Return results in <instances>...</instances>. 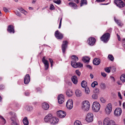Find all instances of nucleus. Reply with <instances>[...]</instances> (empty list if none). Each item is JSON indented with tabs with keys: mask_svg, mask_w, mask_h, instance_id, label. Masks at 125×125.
Here are the masks:
<instances>
[{
	"mask_svg": "<svg viewBox=\"0 0 125 125\" xmlns=\"http://www.w3.org/2000/svg\"><path fill=\"white\" fill-rule=\"evenodd\" d=\"M93 110L94 112H98V111L100 108V105L99 103L95 101L93 103L92 105Z\"/></svg>",
	"mask_w": 125,
	"mask_h": 125,
	"instance_id": "3",
	"label": "nucleus"
},
{
	"mask_svg": "<svg viewBox=\"0 0 125 125\" xmlns=\"http://www.w3.org/2000/svg\"><path fill=\"white\" fill-rule=\"evenodd\" d=\"M111 69V67H106L104 68V70L107 73H109L110 72Z\"/></svg>",
	"mask_w": 125,
	"mask_h": 125,
	"instance_id": "34",
	"label": "nucleus"
},
{
	"mask_svg": "<svg viewBox=\"0 0 125 125\" xmlns=\"http://www.w3.org/2000/svg\"><path fill=\"white\" fill-rule=\"evenodd\" d=\"M15 13L16 14L17 16L20 17L21 15V14L18 11H16L15 12Z\"/></svg>",
	"mask_w": 125,
	"mask_h": 125,
	"instance_id": "45",
	"label": "nucleus"
},
{
	"mask_svg": "<svg viewBox=\"0 0 125 125\" xmlns=\"http://www.w3.org/2000/svg\"><path fill=\"white\" fill-rule=\"evenodd\" d=\"M57 115L60 118H63L66 115L65 112L62 110H59L57 112Z\"/></svg>",
	"mask_w": 125,
	"mask_h": 125,
	"instance_id": "10",
	"label": "nucleus"
},
{
	"mask_svg": "<svg viewBox=\"0 0 125 125\" xmlns=\"http://www.w3.org/2000/svg\"><path fill=\"white\" fill-rule=\"evenodd\" d=\"M25 95L27 96H28L30 94V93H29L27 91L25 92Z\"/></svg>",
	"mask_w": 125,
	"mask_h": 125,
	"instance_id": "57",
	"label": "nucleus"
},
{
	"mask_svg": "<svg viewBox=\"0 0 125 125\" xmlns=\"http://www.w3.org/2000/svg\"><path fill=\"white\" fill-rule=\"evenodd\" d=\"M9 114L10 116V120L12 122L11 123L12 125H13V124L16 123V121L17 119L16 115L15 113L12 112H9Z\"/></svg>",
	"mask_w": 125,
	"mask_h": 125,
	"instance_id": "5",
	"label": "nucleus"
},
{
	"mask_svg": "<svg viewBox=\"0 0 125 125\" xmlns=\"http://www.w3.org/2000/svg\"><path fill=\"white\" fill-rule=\"evenodd\" d=\"M101 74L103 77H105L106 75V74L104 73H101Z\"/></svg>",
	"mask_w": 125,
	"mask_h": 125,
	"instance_id": "53",
	"label": "nucleus"
},
{
	"mask_svg": "<svg viewBox=\"0 0 125 125\" xmlns=\"http://www.w3.org/2000/svg\"><path fill=\"white\" fill-rule=\"evenodd\" d=\"M95 41V38L93 37H91L88 39L87 42L89 45L92 46L94 44Z\"/></svg>",
	"mask_w": 125,
	"mask_h": 125,
	"instance_id": "13",
	"label": "nucleus"
},
{
	"mask_svg": "<svg viewBox=\"0 0 125 125\" xmlns=\"http://www.w3.org/2000/svg\"><path fill=\"white\" fill-rule=\"evenodd\" d=\"M81 85L83 88H84L87 87V83L86 82L84 81H83L81 83Z\"/></svg>",
	"mask_w": 125,
	"mask_h": 125,
	"instance_id": "30",
	"label": "nucleus"
},
{
	"mask_svg": "<svg viewBox=\"0 0 125 125\" xmlns=\"http://www.w3.org/2000/svg\"><path fill=\"white\" fill-rule=\"evenodd\" d=\"M42 61L44 64L45 70H47L49 68V63L48 61L45 59V57H44L42 58Z\"/></svg>",
	"mask_w": 125,
	"mask_h": 125,
	"instance_id": "14",
	"label": "nucleus"
},
{
	"mask_svg": "<svg viewBox=\"0 0 125 125\" xmlns=\"http://www.w3.org/2000/svg\"><path fill=\"white\" fill-rule=\"evenodd\" d=\"M112 110V106L111 103H109L106 106L105 108V113L107 115H109L110 114Z\"/></svg>",
	"mask_w": 125,
	"mask_h": 125,
	"instance_id": "6",
	"label": "nucleus"
},
{
	"mask_svg": "<svg viewBox=\"0 0 125 125\" xmlns=\"http://www.w3.org/2000/svg\"><path fill=\"white\" fill-rule=\"evenodd\" d=\"M53 2H54L57 4H60V3H61V1L60 0H57L56 1H54Z\"/></svg>",
	"mask_w": 125,
	"mask_h": 125,
	"instance_id": "46",
	"label": "nucleus"
},
{
	"mask_svg": "<svg viewBox=\"0 0 125 125\" xmlns=\"http://www.w3.org/2000/svg\"><path fill=\"white\" fill-rule=\"evenodd\" d=\"M105 0H96V1L98 2H103Z\"/></svg>",
	"mask_w": 125,
	"mask_h": 125,
	"instance_id": "60",
	"label": "nucleus"
},
{
	"mask_svg": "<svg viewBox=\"0 0 125 125\" xmlns=\"http://www.w3.org/2000/svg\"><path fill=\"white\" fill-rule=\"evenodd\" d=\"M36 0H33L32 3H34L36 2Z\"/></svg>",
	"mask_w": 125,
	"mask_h": 125,
	"instance_id": "64",
	"label": "nucleus"
},
{
	"mask_svg": "<svg viewBox=\"0 0 125 125\" xmlns=\"http://www.w3.org/2000/svg\"><path fill=\"white\" fill-rule=\"evenodd\" d=\"M68 4L71 7L73 8L74 9H76L77 7V5L74 2H70Z\"/></svg>",
	"mask_w": 125,
	"mask_h": 125,
	"instance_id": "27",
	"label": "nucleus"
},
{
	"mask_svg": "<svg viewBox=\"0 0 125 125\" xmlns=\"http://www.w3.org/2000/svg\"><path fill=\"white\" fill-rule=\"evenodd\" d=\"M112 70L113 72H114L115 71L116 69L114 67H113L112 68Z\"/></svg>",
	"mask_w": 125,
	"mask_h": 125,
	"instance_id": "55",
	"label": "nucleus"
},
{
	"mask_svg": "<svg viewBox=\"0 0 125 125\" xmlns=\"http://www.w3.org/2000/svg\"><path fill=\"white\" fill-rule=\"evenodd\" d=\"M50 9L51 10H53L54 9V8L53 5L51 4L50 6Z\"/></svg>",
	"mask_w": 125,
	"mask_h": 125,
	"instance_id": "47",
	"label": "nucleus"
},
{
	"mask_svg": "<svg viewBox=\"0 0 125 125\" xmlns=\"http://www.w3.org/2000/svg\"><path fill=\"white\" fill-rule=\"evenodd\" d=\"M3 10L5 12H7L8 11L6 7H4L3 8Z\"/></svg>",
	"mask_w": 125,
	"mask_h": 125,
	"instance_id": "54",
	"label": "nucleus"
},
{
	"mask_svg": "<svg viewBox=\"0 0 125 125\" xmlns=\"http://www.w3.org/2000/svg\"><path fill=\"white\" fill-rule=\"evenodd\" d=\"M67 43L68 42L66 41H63V42L62 45V49L63 53H64L65 52L67 46Z\"/></svg>",
	"mask_w": 125,
	"mask_h": 125,
	"instance_id": "18",
	"label": "nucleus"
},
{
	"mask_svg": "<svg viewBox=\"0 0 125 125\" xmlns=\"http://www.w3.org/2000/svg\"><path fill=\"white\" fill-rule=\"evenodd\" d=\"M120 79L123 82H125V74H123L120 77Z\"/></svg>",
	"mask_w": 125,
	"mask_h": 125,
	"instance_id": "32",
	"label": "nucleus"
},
{
	"mask_svg": "<svg viewBox=\"0 0 125 125\" xmlns=\"http://www.w3.org/2000/svg\"><path fill=\"white\" fill-rule=\"evenodd\" d=\"M98 83L96 81H94L91 84V86L93 87L94 88L96 85H98Z\"/></svg>",
	"mask_w": 125,
	"mask_h": 125,
	"instance_id": "39",
	"label": "nucleus"
},
{
	"mask_svg": "<svg viewBox=\"0 0 125 125\" xmlns=\"http://www.w3.org/2000/svg\"><path fill=\"white\" fill-rule=\"evenodd\" d=\"M58 99L59 103L60 104H62L64 100V96L62 94H61L58 95Z\"/></svg>",
	"mask_w": 125,
	"mask_h": 125,
	"instance_id": "17",
	"label": "nucleus"
},
{
	"mask_svg": "<svg viewBox=\"0 0 125 125\" xmlns=\"http://www.w3.org/2000/svg\"><path fill=\"white\" fill-rule=\"evenodd\" d=\"M110 37V33L108 32L106 33L101 37V39L104 42L106 43L109 40Z\"/></svg>",
	"mask_w": 125,
	"mask_h": 125,
	"instance_id": "4",
	"label": "nucleus"
},
{
	"mask_svg": "<svg viewBox=\"0 0 125 125\" xmlns=\"http://www.w3.org/2000/svg\"><path fill=\"white\" fill-rule=\"evenodd\" d=\"M92 98L94 99H96L97 98V95L96 94H94L92 95Z\"/></svg>",
	"mask_w": 125,
	"mask_h": 125,
	"instance_id": "43",
	"label": "nucleus"
},
{
	"mask_svg": "<svg viewBox=\"0 0 125 125\" xmlns=\"http://www.w3.org/2000/svg\"><path fill=\"white\" fill-rule=\"evenodd\" d=\"M114 2L117 6L120 8L123 7L125 6L124 3L121 0H115Z\"/></svg>",
	"mask_w": 125,
	"mask_h": 125,
	"instance_id": "7",
	"label": "nucleus"
},
{
	"mask_svg": "<svg viewBox=\"0 0 125 125\" xmlns=\"http://www.w3.org/2000/svg\"><path fill=\"white\" fill-rule=\"evenodd\" d=\"M103 124V125H115V122L114 121L107 117L104 119Z\"/></svg>",
	"mask_w": 125,
	"mask_h": 125,
	"instance_id": "2",
	"label": "nucleus"
},
{
	"mask_svg": "<svg viewBox=\"0 0 125 125\" xmlns=\"http://www.w3.org/2000/svg\"><path fill=\"white\" fill-rule=\"evenodd\" d=\"M74 125H82L80 121L78 120H77L74 122Z\"/></svg>",
	"mask_w": 125,
	"mask_h": 125,
	"instance_id": "37",
	"label": "nucleus"
},
{
	"mask_svg": "<svg viewBox=\"0 0 125 125\" xmlns=\"http://www.w3.org/2000/svg\"><path fill=\"white\" fill-rule=\"evenodd\" d=\"M19 10L22 13H24L25 15H26L27 14V11L22 8H21L19 9Z\"/></svg>",
	"mask_w": 125,
	"mask_h": 125,
	"instance_id": "36",
	"label": "nucleus"
},
{
	"mask_svg": "<svg viewBox=\"0 0 125 125\" xmlns=\"http://www.w3.org/2000/svg\"><path fill=\"white\" fill-rule=\"evenodd\" d=\"M90 59L89 57L85 56L83 57L82 60L85 62H88Z\"/></svg>",
	"mask_w": 125,
	"mask_h": 125,
	"instance_id": "28",
	"label": "nucleus"
},
{
	"mask_svg": "<svg viewBox=\"0 0 125 125\" xmlns=\"http://www.w3.org/2000/svg\"><path fill=\"white\" fill-rule=\"evenodd\" d=\"M122 44L124 48L125 49V39H124L123 40Z\"/></svg>",
	"mask_w": 125,
	"mask_h": 125,
	"instance_id": "48",
	"label": "nucleus"
},
{
	"mask_svg": "<svg viewBox=\"0 0 125 125\" xmlns=\"http://www.w3.org/2000/svg\"><path fill=\"white\" fill-rule=\"evenodd\" d=\"M108 58L111 61H113L114 59L113 56L111 55H108Z\"/></svg>",
	"mask_w": 125,
	"mask_h": 125,
	"instance_id": "41",
	"label": "nucleus"
},
{
	"mask_svg": "<svg viewBox=\"0 0 125 125\" xmlns=\"http://www.w3.org/2000/svg\"><path fill=\"white\" fill-rule=\"evenodd\" d=\"M87 4L86 0H81V6H82L83 4Z\"/></svg>",
	"mask_w": 125,
	"mask_h": 125,
	"instance_id": "40",
	"label": "nucleus"
},
{
	"mask_svg": "<svg viewBox=\"0 0 125 125\" xmlns=\"http://www.w3.org/2000/svg\"><path fill=\"white\" fill-rule=\"evenodd\" d=\"M7 31L10 33H14L15 31L13 26L11 25H9L8 27Z\"/></svg>",
	"mask_w": 125,
	"mask_h": 125,
	"instance_id": "21",
	"label": "nucleus"
},
{
	"mask_svg": "<svg viewBox=\"0 0 125 125\" xmlns=\"http://www.w3.org/2000/svg\"><path fill=\"white\" fill-rule=\"evenodd\" d=\"M100 61L99 59L95 58L94 59L93 61V64L95 65H98L100 63Z\"/></svg>",
	"mask_w": 125,
	"mask_h": 125,
	"instance_id": "25",
	"label": "nucleus"
},
{
	"mask_svg": "<svg viewBox=\"0 0 125 125\" xmlns=\"http://www.w3.org/2000/svg\"><path fill=\"white\" fill-rule=\"evenodd\" d=\"M27 107L28 108L27 109L28 111L31 110L32 109V107L31 106H27Z\"/></svg>",
	"mask_w": 125,
	"mask_h": 125,
	"instance_id": "51",
	"label": "nucleus"
},
{
	"mask_svg": "<svg viewBox=\"0 0 125 125\" xmlns=\"http://www.w3.org/2000/svg\"><path fill=\"white\" fill-rule=\"evenodd\" d=\"M30 80V78L29 74H26L25 76L24 80V83L25 84H28Z\"/></svg>",
	"mask_w": 125,
	"mask_h": 125,
	"instance_id": "20",
	"label": "nucleus"
},
{
	"mask_svg": "<svg viewBox=\"0 0 125 125\" xmlns=\"http://www.w3.org/2000/svg\"><path fill=\"white\" fill-rule=\"evenodd\" d=\"M118 96L121 99H122V97L121 95L120 92H118Z\"/></svg>",
	"mask_w": 125,
	"mask_h": 125,
	"instance_id": "52",
	"label": "nucleus"
},
{
	"mask_svg": "<svg viewBox=\"0 0 125 125\" xmlns=\"http://www.w3.org/2000/svg\"><path fill=\"white\" fill-rule=\"evenodd\" d=\"M0 118L1 119V121L3 125L5 124L6 123V120L2 116H0Z\"/></svg>",
	"mask_w": 125,
	"mask_h": 125,
	"instance_id": "31",
	"label": "nucleus"
},
{
	"mask_svg": "<svg viewBox=\"0 0 125 125\" xmlns=\"http://www.w3.org/2000/svg\"><path fill=\"white\" fill-rule=\"evenodd\" d=\"M84 88L85 89V93L87 94H89L90 92V90L89 88L88 87H87Z\"/></svg>",
	"mask_w": 125,
	"mask_h": 125,
	"instance_id": "42",
	"label": "nucleus"
},
{
	"mask_svg": "<svg viewBox=\"0 0 125 125\" xmlns=\"http://www.w3.org/2000/svg\"><path fill=\"white\" fill-rule=\"evenodd\" d=\"M58 121L59 120L58 118L53 116L50 123L53 125L56 124H57Z\"/></svg>",
	"mask_w": 125,
	"mask_h": 125,
	"instance_id": "19",
	"label": "nucleus"
},
{
	"mask_svg": "<svg viewBox=\"0 0 125 125\" xmlns=\"http://www.w3.org/2000/svg\"><path fill=\"white\" fill-rule=\"evenodd\" d=\"M86 66L88 68H89L90 69H92V67H91V66L90 65H86Z\"/></svg>",
	"mask_w": 125,
	"mask_h": 125,
	"instance_id": "56",
	"label": "nucleus"
},
{
	"mask_svg": "<svg viewBox=\"0 0 125 125\" xmlns=\"http://www.w3.org/2000/svg\"><path fill=\"white\" fill-rule=\"evenodd\" d=\"M72 58L73 60H74L75 61H77L78 60V57L75 55H73L72 56Z\"/></svg>",
	"mask_w": 125,
	"mask_h": 125,
	"instance_id": "38",
	"label": "nucleus"
},
{
	"mask_svg": "<svg viewBox=\"0 0 125 125\" xmlns=\"http://www.w3.org/2000/svg\"><path fill=\"white\" fill-rule=\"evenodd\" d=\"M90 104L88 101H86L83 102L82 103V108L84 111H87L90 107Z\"/></svg>",
	"mask_w": 125,
	"mask_h": 125,
	"instance_id": "1",
	"label": "nucleus"
},
{
	"mask_svg": "<svg viewBox=\"0 0 125 125\" xmlns=\"http://www.w3.org/2000/svg\"><path fill=\"white\" fill-rule=\"evenodd\" d=\"M90 77L91 78V79H92L93 78V75H92V74H90Z\"/></svg>",
	"mask_w": 125,
	"mask_h": 125,
	"instance_id": "63",
	"label": "nucleus"
},
{
	"mask_svg": "<svg viewBox=\"0 0 125 125\" xmlns=\"http://www.w3.org/2000/svg\"><path fill=\"white\" fill-rule=\"evenodd\" d=\"M100 100L101 102L102 103H104L105 102V100L103 97H101L100 98Z\"/></svg>",
	"mask_w": 125,
	"mask_h": 125,
	"instance_id": "49",
	"label": "nucleus"
},
{
	"mask_svg": "<svg viewBox=\"0 0 125 125\" xmlns=\"http://www.w3.org/2000/svg\"><path fill=\"white\" fill-rule=\"evenodd\" d=\"M22 121L24 125H29V121L27 117H24Z\"/></svg>",
	"mask_w": 125,
	"mask_h": 125,
	"instance_id": "26",
	"label": "nucleus"
},
{
	"mask_svg": "<svg viewBox=\"0 0 125 125\" xmlns=\"http://www.w3.org/2000/svg\"><path fill=\"white\" fill-rule=\"evenodd\" d=\"M75 72L76 74L78 76H80L81 74L80 72L78 70H76L75 71Z\"/></svg>",
	"mask_w": 125,
	"mask_h": 125,
	"instance_id": "44",
	"label": "nucleus"
},
{
	"mask_svg": "<svg viewBox=\"0 0 125 125\" xmlns=\"http://www.w3.org/2000/svg\"><path fill=\"white\" fill-rule=\"evenodd\" d=\"M42 108L45 110H48L49 108V104L46 103L44 102L42 104Z\"/></svg>",
	"mask_w": 125,
	"mask_h": 125,
	"instance_id": "22",
	"label": "nucleus"
},
{
	"mask_svg": "<svg viewBox=\"0 0 125 125\" xmlns=\"http://www.w3.org/2000/svg\"><path fill=\"white\" fill-rule=\"evenodd\" d=\"M99 125H102V122L101 121H99L98 122Z\"/></svg>",
	"mask_w": 125,
	"mask_h": 125,
	"instance_id": "59",
	"label": "nucleus"
},
{
	"mask_svg": "<svg viewBox=\"0 0 125 125\" xmlns=\"http://www.w3.org/2000/svg\"><path fill=\"white\" fill-rule=\"evenodd\" d=\"M114 20L118 24V25L120 26H122V24L121 23V22L119 20H117L114 18Z\"/></svg>",
	"mask_w": 125,
	"mask_h": 125,
	"instance_id": "33",
	"label": "nucleus"
},
{
	"mask_svg": "<svg viewBox=\"0 0 125 125\" xmlns=\"http://www.w3.org/2000/svg\"><path fill=\"white\" fill-rule=\"evenodd\" d=\"M53 116L51 114H48L46 115L44 118V121L46 122L50 123Z\"/></svg>",
	"mask_w": 125,
	"mask_h": 125,
	"instance_id": "12",
	"label": "nucleus"
},
{
	"mask_svg": "<svg viewBox=\"0 0 125 125\" xmlns=\"http://www.w3.org/2000/svg\"><path fill=\"white\" fill-rule=\"evenodd\" d=\"M123 106L124 108L125 109V102H124L123 104Z\"/></svg>",
	"mask_w": 125,
	"mask_h": 125,
	"instance_id": "62",
	"label": "nucleus"
},
{
	"mask_svg": "<svg viewBox=\"0 0 125 125\" xmlns=\"http://www.w3.org/2000/svg\"><path fill=\"white\" fill-rule=\"evenodd\" d=\"M117 37L119 41H120V38L119 36V35H118V34H117Z\"/></svg>",
	"mask_w": 125,
	"mask_h": 125,
	"instance_id": "61",
	"label": "nucleus"
},
{
	"mask_svg": "<svg viewBox=\"0 0 125 125\" xmlns=\"http://www.w3.org/2000/svg\"><path fill=\"white\" fill-rule=\"evenodd\" d=\"M122 112V110L120 108H117L114 111V114L116 116H118L121 115Z\"/></svg>",
	"mask_w": 125,
	"mask_h": 125,
	"instance_id": "15",
	"label": "nucleus"
},
{
	"mask_svg": "<svg viewBox=\"0 0 125 125\" xmlns=\"http://www.w3.org/2000/svg\"><path fill=\"white\" fill-rule=\"evenodd\" d=\"M62 18H61L60 19V23H59V26L58 28L59 29H60L61 28V24H62Z\"/></svg>",
	"mask_w": 125,
	"mask_h": 125,
	"instance_id": "50",
	"label": "nucleus"
},
{
	"mask_svg": "<svg viewBox=\"0 0 125 125\" xmlns=\"http://www.w3.org/2000/svg\"><path fill=\"white\" fill-rule=\"evenodd\" d=\"M75 94L76 96L77 97L81 96L82 95L81 91L79 90H77L76 91Z\"/></svg>",
	"mask_w": 125,
	"mask_h": 125,
	"instance_id": "29",
	"label": "nucleus"
},
{
	"mask_svg": "<svg viewBox=\"0 0 125 125\" xmlns=\"http://www.w3.org/2000/svg\"><path fill=\"white\" fill-rule=\"evenodd\" d=\"M100 86L101 88L103 89H104L106 88V86L105 84L103 83H101L100 85Z\"/></svg>",
	"mask_w": 125,
	"mask_h": 125,
	"instance_id": "35",
	"label": "nucleus"
},
{
	"mask_svg": "<svg viewBox=\"0 0 125 125\" xmlns=\"http://www.w3.org/2000/svg\"><path fill=\"white\" fill-rule=\"evenodd\" d=\"M93 115L91 113H88L87 115L86 118V121L89 122H91L93 120Z\"/></svg>",
	"mask_w": 125,
	"mask_h": 125,
	"instance_id": "9",
	"label": "nucleus"
},
{
	"mask_svg": "<svg viewBox=\"0 0 125 125\" xmlns=\"http://www.w3.org/2000/svg\"><path fill=\"white\" fill-rule=\"evenodd\" d=\"M71 64L74 68L81 67H83V64L80 62L76 63L75 62L72 61Z\"/></svg>",
	"mask_w": 125,
	"mask_h": 125,
	"instance_id": "11",
	"label": "nucleus"
},
{
	"mask_svg": "<svg viewBox=\"0 0 125 125\" xmlns=\"http://www.w3.org/2000/svg\"><path fill=\"white\" fill-rule=\"evenodd\" d=\"M66 93L67 96L69 97L72 96L73 95V91L70 89L68 90L66 92Z\"/></svg>",
	"mask_w": 125,
	"mask_h": 125,
	"instance_id": "24",
	"label": "nucleus"
},
{
	"mask_svg": "<svg viewBox=\"0 0 125 125\" xmlns=\"http://www.w3.org/2000/svg\"><path fill=\"white\" fill-rule=\"evenodd\" d=\"M71 80L73 83L75 84H76L78 82L77 78L76 76L74 75L72 76Z\"/></svg>",
	"mask_w": 125,
	"mask_h": 125,
	"instance_id": "23",
	"label": "nucleus"
},
{
	"mask_svg": "<svg viewBox=\"0 0 125 125\" xmlns=\"http://www.w3.org/2000/svg\"><path fill=\"white\" fill-rule=\"evenodd\" d=\"M49 60L50 63H53V61L52 60V59L50 58H49Z\"/></svg>",
	"mask_w": 125,
	"mask_h": 125,
	"instance_id": "58",
	"label": "nucleus"
},
{
	"mask_svg": "<svg viewBox=\"0 0 125 125\" xmlns=\"http://www.w3.org/2000/svg\"><path fill=\"white\" fill-rule=\"evenodd\" d=\"M55 37L58 39H61L63 38V35L58 30L56 31L55 33Z\"/></svg>",
	"mask_w": 125,
	"mask_h": 125,
	"instance_id": "16",
	"label": "nucleus"
},
{
	"mask_svg": "<svg viewBox=\"0 0 125 125\" xmlns=\"http://www.w3.org/2000/svg\"><path fill=\"white\" fill-rule=\"evenodd\" d=\"M66 106L68 109H71L73 107V101L71 99L68 100L66 103Z\"/></svg>",
	"mask_w": 125,
	"mask_h": 125,
	"instance_id": "8",
	"label": "nucleus"
}]
</instances>
